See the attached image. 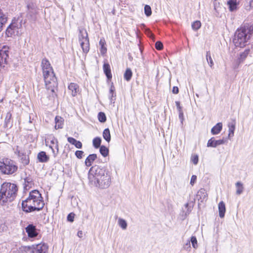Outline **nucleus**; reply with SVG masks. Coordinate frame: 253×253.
<instances>
[{
    "mask_svg": "<svg viewBox=\"0 0 253 253\" xmlns=\"http://www.w3.org/2000/svg\"><path fill=\"white\" fill-rule=\"evenodd\" d=\"M111 173L106 167L92 166L88 172L89 182L100 188H108L111 182Z\"/></svg>",
    "mask_w": 253,
    "mask_h": 253,
    "instance_id": "nucleus-1",
    "label": "nucleus"
},
{
    "mask_svg": "<svg viewBox=\"0 0 253 253\" xmlns=\"http://www.w3.org/2000/svg\"><path fill=\"white\" fill-rule=\"evenodd\" d=\"M44 202L42 194L38 190L30 192L29 196L22 201L21 209L25 213L39 211L42 210Z\"/></svg>",
    "mask_w": 253,
    "mask_h": 253,
    "instance_id": "nucleus-2",
    "label": "nucleus"
},
{
    "mask_svg": "<svg viewBox=\"0 0 253 253\" xmlns=\"http://www.w3.org/2000/svg\"><path fill=\"white\" fill-rule=\"evenodd\" d=\"M17 191L16 184L9 182L3 183L0 189V204L3 205L13 201L17 195Z\"/></svg>",
    "mask_w": 253,
    "mask_h": 253,
    "instance_id": "nucleus-3",
    "label": "nucleus"
},
{
    "mask_svg": "<svg viewBox=\"0 0 253 253\" xmlns=\"http://www.w3.org/2000/svg\"><path fill=\"white\" fill-rule=\"evenodd\" d=\"M253 33V27H242L236 31L233 40L235 46L242 48L246 46Z\"/></svg>",
    "mask_w": 253,
    "mask_h": 253,
    "instance_id": "nucleus-4",
    "label": "nucleus"
},
{
    "mask_svg": "<svg viewBox=\"0 0 253 253\" xmlns=\"http://www.w3.org/2000/svg\"><path fill=\"white\" fill-rule=\"evenodd\" d=\"M42 75L46 89L50 90L53 93L55 92L58 83L53 69L42 71Z\"/></svg>",
    "mask_w": 253,
    "mask_h": 253,
    "instance_id": "nucleus-5",
    "label": "nucleus"
},
{
    "mask_svg": "<svg viewBox=\"0 0 253 253\" xmlns=\"http://www.w3.org/2000/svg\"><path fill=\"white\" fill-rule=\"evenodd\" d=\"M18 169V166L13 160L3 158L0 161V171L3 174H12Z\"/></svg>",
    "mask_w": 253,
    "mask_h": 253,
    "instance_id": "nucleus-6",
    "label": "nucleus"
},
{
    "mask_svg": "<svg viewBox=\"0 0 253 253\" xmlns=\"http://www.w3.org/2000/svg\"><path fill=\"white\" fill-rule=\"evenodd\" d=\"M48 246L45 243L23 246L13 253H47Z\"/></svg>",
    "mask_w": 253,
    "mask_h": 253,
    "instance_id": "nucleus-7",
    "label": "nucleus"
},
{
    "mask_svg": "<svg viewBox=\"0 0 253 253\" xmlns=\"http://www.w3.org/2000/svg\"><path fill=\"white\" fill-rule=\"evenodd\" d=\"M79 40L83 51L85 53H88L89 50V38L87 33L85 29L79 30Z\"/></svg>",
    "mask_w": 253,
    "mask_h": 253,
    "instance_id": "nucleus-8",
    "label": "nucleus"
},
{
    "mask_svg": "<svg viewBox=\"0 0 253 253\" xmlns=\"http://www.w3.org/2000/svg\"><path fill=\"white\" fill-rule=\"evenodd\" d=\"M18 20L14 18L12 22L7 27L5 31V35L7 37H12L13 36L17 35L18 33V29L21 27L22 20L18 23Z\"/></svg>",
    "mask_w": 253,
    "mask_h": 253,
    "instance_id": "nucleus-9",
    "label": "nucleus"
},
{
    "mask_svg": "<svg viewBox=\"0 0 253 253\" xmlns=\"http://www.w3.org/2000/svg\"><path fill=\"white\" fill-rule=\"evenodd\" d=\"M9 47L6 45H3L0 49V66L4 67L5 64L8 63L9 58Z\"/></svg>",
    "mask_w": 253,
    "mask_h": 253,
    "instance_id": "nucleus-10",
    "label": "nucleus"
},
{
    "mask_svg": "<svg viewBox=\"0 0 253 253\" xmlns=\"http://www.w3.org/2000/svg\"><path fill=\"white\" fill-rule=\"evenodd\" d=\"M25 231L28 234V236L30 238H34L38 236L39 234V230L37 228L36 226L33 223L29 224L25 227Z\"/></svg>",
    "mask_w": 253,
    "mask_h": 253,
    "instance_id": "nucleus-11",
    "label": "nucleus"
},
{
    "mask_svg": "<svg viewBox=\"0 0 253 253\" xmlns=\"http://www.w3.org/2000/svg\"><path fill=\"white\" fill-rule=\"evenodd\" d=\"M227 141L228 138H227L223 137L222 139L215 140L214 137H212L208 140L207 147L215 148L217 146L225 144Z\"/></svg>",
    "mask_w": 253,
    "mask_h": 253,
    "instance_id": "nucleus-12",
    "label": "nucleus"
},
{
    "mask_svg": "<svg viewBox=\"0 0 253 253\" xmlns=\"http://www.w3.org/2000/svg\"><path fill=\"white\" fill-rule=\"evenodd\" d=\"M251 50L249 47L246 48L243 52L240 53L239 56L236 61V65L235 68L238 67V66L242 63L247 57L250 53Z\"/></svg>",
    "mask_w": 253,
    "mask_h": 253,
    "instance_id": "nucleus-13",
    "label": "nucleus"
},
{
    "mask_svg": "<svg viewBox=\"0 0 253 253\" xmlns=\"http://www.w3.org/2000/svg\"><path fill=\"white\" fill-rule=\"evenodd\" d=\"M208 194L204 188H201L197 192L196 198L199 201L202 203L207 200Z\"/></svg>",
    "mask_w": 253,
    "mask_h": 253,
    "instance_id": "nucleus-14",
    "label": "nucleus"
},
{
    "mask_svg": "<svg viewBox=\"0 0 253 253\" xmlns=\"http://www.w3.org/2000/svg\"><path fill=\"white\" fill-rule=\"evenodd\" d=\"M8 20L7 13H4L0 8V32L2 30Z\"/></svg>",
    "mask_w": 253,
    "mask_h": 253,
    "instance_id": "nucleus-15",
    "label": "nucleus"
},
{
    "mask_svg": "<svg viewBox=\"0 0 253 253\" xmlns=\"http://www.w3.org/2000/svg\"><path fill=\"white\" fill-rule=\"evenodd\" d=\"M37 159L40 163H45L48 162L49 156L45 151H41L37 155Z\"/></svg>",
    "mask_w": 253,
    "mask_h": 253,
    "instance_id": "nucleus-16",
    "label": "nucleus"
},
{
    "mask_svg": "<svg viewBox=\"0 0 253 253\" xmlns=\"http://www.w3.org/2000/svg\"><path fill=\"white\" fill-rule=\"evenodd\" d=\"M236 121L234 120H232L231 122H229L228 124V127L229 128V133L228 137H226L228 139H230L231 137L234 136V131L235 129Z\"/></svg>",
    "mask_w": 253,
    "mask_h": 253,
    "instance_id": "nucleus-17",
    "label": "nucleus"
},
{
    "mask_svg": "<svg viewBox=\"0 0 253 253\" xmlns=\"http://www.w3.org/2000/svg\"><path fill=\"white\" fill-rule=\"evenodd\" d=\"M230 11L233 12L238 9L239 2L237 0H228L227 3Z\"/></svg>",
    "mask_w": 253,
    "mask_h": 253,
    "instance_id": "nucleus-18",
    "label": "nucleus"
},
{
    "mask_svg": "<svg viewBox=\"0 0 253 253\" xmlns=\"http://www.w3.org/2000/svg\"><path fill=\"white\" fill-rule=\"evenodd\" d=\"M103 69L105 75H106L107 80H110L112 76L110 68V66L108 63H104L103 66Z\"/></svg>",
    "mask_w": 253,
    "mask_h": 253,
    "instance_id": "nucleus-19",
    "label": "nucleus"
},
{
    "mask_svg": "<svg viewBox=\"0 0 253 253\" xmlns=\"http://www.w3.org/2000/svg\"><path fill=\"white\" fill-rule=\"evenodd\" d=\"M41 67L42 69V72L46 70H52L53 69L49 61L46 58H43L42 60Z\"/></svg>",
    "mask_w": 253,
    "mask_h": 253,
    "instance_id": "nucleus-20",
    "label": "nucleus"
},
{
    "mask_svg": "<svg viewBox=\"0 0 253 253\" xmlns=\"http://www.w3.org/2000/svg\"><path fill=\"white\" fill-rule=\"evenodd\" d=\"M68 89L72 91L73 96H75L80 90L79 86L75 83H71L68 85Z\"/></svg>",
    "mask_w": 253,
    "mask_h": 253,
    "instance_id": "nucleus-21",
    "label": "nucleus"
},
{
    "mask_svg": "<svg viewBox=\"0 0 253 253\" xmlns=\"http://www.w3.org/2000/svg\"><path fill=\"white\" fill-rule=\"evenodd\" d=\"M96 154H89L85 160V165L87 167H90L92 165L93 162L97 159Z\"/></svg>",
    "mask_w": 253,
    "mask_h": 253,
    "instance_id": "nucleus-22",
    "label": "nucleus"
},
{
    "mask_svg": "<svg viewBox=\"0 0 253 253\" xmlns=\"http://www.w3.org/2000/svg\"><path fill=\"white\" fill-rule=\"evenodd\" d=\"M64 120L60 116H57L55 118V128L56 129L62 128L63 127Z\"/></svg>",
    "mask_w": 253,
    "mask_h": 253,
    "instance_id": "nucleus-23",
    "label": "nucleus"
},
{
    "mask_svg": "<svg viewBox=\"0 0 253 253\" xmlns=\"http://www.w3.org/2000/svg\"><path fill=\"white\" fill-rule=\"evenodd\" d=\"M109 98L110 100L111 103H114L115 100L116 99L115 88L113 85V83L111 84V86L110 87Z\"/></svg>",
    "mask_w": 253,
    "mask_h": 253,
    "instance_id": "nucleus-24",
    "label": "nucleus"
},
{
    "mask_svg": "<svg viewBox=\"0 0 253 253\" xmlns=\"http://www.w3.org/2000/svg\"><path fill=\"white\" fill-rule=\"evenodd\" d=\"M222 129V123H218L211 129V133L212 135L219 134Z\"/></svg>",
    "mask_w": 253,
    "mask_h": 253,
    "instance_id": "nucleus-25",
    "label": "nucleus"
},
{
    "mask_svg": "<svg viewBox=\"0 0 253 253\" xmlns=\"http://www.w3.org/2000/svg\"><path fill=\"white\" fill-rule=\"evenodd\" d=\"M219 216L220 218H223L225 216L226 208L224 203L221 201L218 204Z\"/></svg>",
    "mask_w": 253,
    "mask_h": 253,
    "instance_id": "nucleus-26",
    "label": "nucleus"
},
{
    "mask_svg": "<svg viewBox=\"0 0 253 253\" xmlns=\"http://www.w3.org/2000/svg\"><path fill=\"white\" fill-rule=\"evenodd\" d=\"M100 46V51L102 55H104L107 52V48L105 47L106 42L104 38L101 39L99 42Z\"/></svg>",
    "mask_w": 253,
    "mask_h": 253,
    "instance_id": "nucleus-27",
    "label": "nucleus"
},
{
    "mask_svg": "<svg viewBox=\"0 0 253 253\" xmlns=\"http://www.w3.org/2000/svg\"><path fill=\"white\" fill-rule=\"evenodd\" d=\"M19 157L20 158L21 162L24 166H27L29 164V157L28 155L26 154V153H21V155Z\"/></svg>",
    "mask_w": 253,
    "mask_h": 253,
    "instance_id": "nucleus-28",
    "label": "nucleus"
},
{
    "mask_svg": "<svg viewBox=\"0 0 253 253\" xmlns=\"http://www.w3.org/2000/svg\"><path fill=\"white\" fill-rule=\"evenodd\" d=\"M132 72L130 68H127L124 74V78L127 82H129L132 77Z\"/></svg>",
    "mask_w": 253,
    "mask_h": 253,
    "instance_id": "nucleus-29",
    "label": "nucleus"
},
{
    "mask_svg": "<svg viewBox=\"0 0 253 253\" xmlns=\"http://www.w3.org/2000/svg\"><path fill=\"white\" fill-rule=\"evenodd\" d=\"M103 137L107 142H110L111 141V134L110 129L108 128H105L103 132Z\"/></svg>",
    "mask_w": 253,
    "mask_h": 253,
    "instance_id": "nucleus-30",
    "label": "nucleus"
},
{
    "mask_svg": "<svg viewBox=\"0 0 253 253\" xmlns=\"http://www.w3.org/2000/svg\"><path fill=\"white\" fill-rule=\"evenodd\" d=\"M101 138L100 137H96L92 140V144L93 147L96 148H99L102 145H101Z\"/></svg>",
    "mask_w": 253,
    "mask_h": 253,
    "instance_id": "nucleus-31",
    "label": "nucleus"
},
{
    "mask_svg": "<svg viewBox=\"0 0 253 253\" xmlns=\"http://www.w3.org/2000/svg\"><path fill=\"white\" fill-rule=\"evenodd\" d=\"M99 152L104 157H107L109 155V149L104 145H102L99 148Z\"/></svg>",
    "mask_w": 253,
    "mask_h": 253,
    "instance_id": "nucleus-32",
    "label": "nucleus"
},
{
    "mask_svg": "<svg viewBox=\"0 0 253 253\" xmlns=\"http://www.w3.org/2000/svg\"><path fill=\"white\" fill-rule=\"evenodd\" d=\"M236 186L237 188L236 190V194L237 195L241 194L244 189L243 184L241 182L238 181L236 183Z\"/></svg>",
    "mask_w": 253,
    "mask_h": 253,
    "instance_id": "nucleus-33",
    "label": "nucleus"
},
{
    "mask_svg": "<svg viewBox=\"0 0 253 253\" xmlns=\"http://www.w3.org/2000/svg\"><path fill=\"white\" fill-rule=\"evenodd\" d=\"M98 121L102 123H104L106 121V116L105 114L103 112H100L97 115Z\"/></svg>",
    "mask_w": 253,
    "mask_h": 253,
    "instance_id": "nucleus-34",
    "label": "nucleus"
},
{
    "mask_svg": "<svg viewBox=\"0 0 253 253\" xmlns=\"http://www.w3.org/2000/svg\"><path fill=\"white\" fill-rule=\"evenodd\" d=\"M118 224L119 226L123 229L126 230L127 228V224L126 221L123 219L119 218L118 220Z\"/></svg>",
    "mask_w": 253,
    "mask_h": 253,
    "instance_id": "nucleus-35",
    "label": "nucleus"
},
{
    "mask_svg": "<svg viewBox=\"0 0 253 253\" xmlns=\"http://www.w3.org/2000/svg\"><path fill=\"white\" fill-rule=\"evenodd\" d=\"M206 59L207 62L211 67L213 66V62L211 57V54L210 51H207L206 53Z\"/></svg>",
    "mask_w": 253,
    "mask_h": 253,
    "instance_id": "nucleus-36",
    "label": "nucleus"
},
{
    "mask_svg": "<svg viewBox=\"0 0 253 253\" xmlns=\"http://www.w3.org/2000/svg\"><path fill=\"white\" fill-rule=\"evenodd\" d=\"M201 27V23L199 20H196L193 22L192 24V28L194 31H197Z\"/></svg>",
    "mask_w": 253,
    "mask_h": 253,
    "instance_id": "nucleus-37",
    "label": "nucleus"
},
{
    "mask_svg": "<svg viewBox=\"0 0 253 253\" xmlns=\"http://www.w3.org/2000/svg\"><path fill=\"white\" fill-rule=\"evenodd\" d=\"M140 27L142 29H145L146 30V32H147L148 36L152 39H154L155 35L152 33V32L148 28L146 27V25L144 24H141Z\"/></svg>",
    "mask_w": 253,
    "mask_h": 253,
    "instance_id": "nucleus-38",
    "label": "nucleus"
},
{
    "mask_svg": "<svg viewBox=\"0 0 253 253\" xmlns=\"http://www.w3.org/2000/svg\"><path fill=\"white\" fill-rule=\"evenodd\" d=\"M253 8V0L247 1L245 4V8L247 11H250Z\"/></svg>",
    "mask_w": 253,
    "mask_h": 253,
    "instance_id": "nucleus-39",
    "label": "nucleus"
},
{
    "mask_svg": "<svg viewBox=\"0 0 253 253\" xmlns=\"http://www.w3.org/2000/svg\"><path fill=\"white\" fill-rule=\"evenodd\" d=\"M144 10L146 16L149 17L152 14L151 8L149 5H145Z\"/></svg>",
    "mask_w": 253,
    "mask_h": 253,
    "instance_id": "nucleus-40",
    "label": "nucleus"
},
{
    "mask_svg": "<svg viewBox=\"0 0 253 253\" xmlns=\"http://www.w3.org/2000/svg\"><path fill=\"white\" fill-rule=\"evenodd\" d=\"M190 243L191 242V244L192 245V247L195 248V249H196L198 247V245H197V238L195 236H192L191 237V239H190Z\"/></svg>",
    "mask_w": 253,
    "mask_h": 253,
    "instance_id": "nucleus-41",
    "label": "nucleus"
},
{
    "mask_svg": "<svg viewBox=\"0 0 253 253\" xmlns=\"http://www.w3.org/2000/svg\"><path fill=\"white\" fill-rule=\"evenodd\" d=\"M24 189H26L27 186H29L30 184H31L33 182L32 179L29 177H26L24 178Z\"/></svg>",
    "mask_w": 253,
    "mask_h": 253,
    "instance_id": "nucleus-42",
    "label": "nucleus"
},
{
    "mask_svg": "<svg viewBox=\"0 0 253 253\" xmlns=\"http://www.w3.org/2000/svg\"><path fill=\"white\" fill-rule=\"evenodd\" d=\"M59 152V146L58 143H56L54 145V149H52V153L53 156L54 158H55Z\"/></svg>",
    "mask_w": 253,
    "mask_h": 253,
    "instance_id": "nucleus-43",
    "label": "nucleus"
},
{
    "mask_svg": "<svg viewBox=\"0 0 253 253\" xmlns=\"http://www.w3.org/2000/svg\"><path fill=\"white\" fill-rule=\"evenodd\" d=\"M191 161L195 165H197L199 162V156L197 155H192Z\"/></svg>",
    "mask_w": 253,
    "mask_h": 253,
    "instance_id": "nucleus-44",
    "label": "nucleus"
},
{
    "mask_svg": "<svg viewBox=\"0 0 253 253\" xmlns=\"http://www.w3.org/2000/svg\"><path fill=\"white\" fill-rule=\"evenodd\" d=\"M75 215V214L73 212H71L69 213L67 217V221L70 222H73L74 220Z\"/></svg>",
    "mask_w": 253,
    "mask_h": 253,
    "instance_id": "nucleus-45",
    "label": "nucleus"
},
{
    "mask_svg": "<svg viewBox=\"0 0 253 253\" xmlns=\"http://www.w3.org/2000/svg\"><path fill=\"white\" fill-rule=\"evenodd\" d=\"M84 153V152L83 151L77 150L75 152V154L77 158L81 159L83 157Z\"/></svg>",
    "mask_w": 253,
    "mask_h": 253,
    "instance_id": "nucleus-46",
    "label": "nucleus"
},
{
    "mask_svg": "<svg viewBox=\"0 0 253 253\" xmlns=\"http://www.w3.org/2000/svg\"><path fill=\"white\" fill-rule=\"evenodd\" d=\"M155 48L157 50H162L163 48V44L160 41H157L155 43Z\"/></svg>",
    "mask_w": 253,
    "mask_h": 253,
    "instance_id": "nucleus-47",
    "label": "nucleus"
},
{
    "mask_svg": "<svg viewBox=\"0 0 253 253\" xmlns=\"http://www.w3.org/2000/svg\"><path fill=\"white\" fill-rule=\"evenodd\" d=\"M11 117V114L9 113H7L5 119V125L6 127L8 126V123L10 122Z\"/></svg>",
    "mask_w": 253,
    "mask_h": 253,
    "instance_id": "nucleus-48",
    "label": "nucleus"
},
{
    "mask_svg": "<svg viewBox=\"0 0 253 253\" xmlns=\"http://www.w3.org/2000/svg\"><path fill=\"white\" fill-rule=\"evenodd\" d=\"M30 16L31 17V20L33 21H35L36 19V16L35 13L33 11H30L28 14V16Z\"/></svg>",
    "mask_w": 253,
    "mask_h": 253,
    "instance_id": "nucleus-49",
    "label": "nucleus"
},
{
    "mask_svg": "<svg viewBox=\"0 0 253 253\" xmlns=\"http://www.w3.org/2000/svg\"><path fill=\"white\" fill-rule=\"evenodd\" d=\"M68 141L72 145H74L77 140L72 137H68L67 138Z\"/></svg>",
    "mask_w": 253,
    "mask_h": 253,
    "instance_id": "nucleus-50",
    "label": "nucleus"
},
{
    "mask_svg": "<svg viewBox=\"0 0 253 253\" xmlns=\"http://www.w3.org/2000/svg\"><path fill=\"white\" fill-rule=\"evenodd\" d=\"M77 148L81 149L82 148L83 145L82 142L80 141L77 140L76 143L74 145Z\"/></svg>",
    "mask_w": 253,
    "mask_h": 253,
    "instance_id": "nucleus-51",
    "label": "nucleus"
},
{
    "mask_svg": "<svg viewBox=\"0 0 253 253\" xmlns=\"http://www.w3.org/2000/svg\"><path fill=\"white\" fill-rule=\"evenodd\" d=\"M175 105L176 106L178 112L183 111L182 107L180 106V102L179 101H175Z\"/></svg>",
    "mask_w": 253,
    "mask_h": 253,
    "instance_id": "nucleus-52",
    "label": "nucleus"
},
{
    "mask_svg": "<svg viewBox=\"0 0 253 253\" xmlns=\"http://www.w3.org/2000/svg\"><path fill=\"white\" fill-rule=\"evenodd\" d=\"M197 180V176L195 175H193L191 176V180H190V184L192 185H193L196 182Z\"/></svg>",
    "mask_w": 253,
    "mask_h": 253,
    "instance_id": "nucleus-53",
    "label": "nucleus"
},
{
    "mask_svg": "<svg viewBox=\"0 0 253 253\" xmlns=\"http://www.w3.org/2000/svg\"><path fill=\"white\" fill-rule=\"evenodd\" d=\"M184 248L185 250L187 251L189 250L191 248L190 243L189 240H188L186 243H185L184 245Z\"/></svg>",
    "mask_w": 253,
    "mask_h": 253,
    "instance_id": "nucleus-54",
    "label": "nucleus"
},
{
    "mask_svg": "<svg viewBox=\"0 0 253 253\" xmlns=\"http://www.w3.org/2000/svg\"><path fill=\"white\" fill-rule=\"evenodd\" d=\"M185 207L187 209V211L185 213V215H188V214H189L190 213V212L191 211L192 208H191V207L189 206V204L188 203H186L185 205Z\"/></svg>",
    "mask_w": 253,
    "mask_h": 253,
    "instance_id": "nucleus-55",
    "label": "nucleus"
},
{
    "mask_svg": "<svg viewBox=\"0 0 253 253\" xmlns=\"http://www.w3.org/2000/svg\"><path fill=\"white\" fill-rule=\"evenodd\" d=\"M50 143L52 145H54L56 143H58V141L57 138L54 136L52 137V139L50 140Z\"/></svg>",
    "mask_w": 253,
    "mask_h": 253,
    "instance_id": "nucleus-56",
    "label": "nucleus"
},
{
    "mask_svg": "<svg viewBox=\"0 0 253 253\" xmlns=\"http://www.w3.org/2000/svg\"><path fill=\"white\" fill-rule=\"evenodd\" d=\"M178 113H179V116H178L179 119L180 120L181 123L182 124H183V120H184L183 112L182 111V112H178Z\"/></svg>",
    "mask_w": 253,
    "mask_h": 253,
    "instance_id": "nucleus-57",
    "label": "nucleus"
},
{
    "mask_svg": "<svg viewBox=\"0 0 253 253\" xmlns=\"http://www.w3.org/2000/svg\"><path fill=\"white\" fill-rule=\"evenodd\" d=\"M172 93H173L174 94H178V92H179V88H178V87L177 86H174L172 87Z\"/></svg>",
    "mask_w": 253,
    "mask_h": 253,
    "instance_id": "nucleus-58",
    "label": "nucleus"
},
{
    "mask_svg": "<svg viewBox=\"0 0 253 253\" xmlns=\"http://www.w3.org/2000/svg\"><path fill=\"white\" fill-rule=\"evenodd\" d=\"M15 153H17L18 157L21 155V153H23L24 152H21L20 150L18 149V146H17V148L16 149V151L15 152Z\"/></svg>",
    "mask_w": 253,
    "mask_h": 253,
    "instance_id": "nucleus-59",
    "label": "nucleus"
},
{
    "mask_svg": "<svg viewBox=\"0 0 253 253\" xmlns=\"http://www.w3.org/2000/svg\"><path fill=\"white\" fill-rule=\"evenodd\" d=\"M5 229V226L4 224L0 223V232L4 231Z\"/></svg>",
    "mask_w": 253,
    "mask_h": 253,
    "instance_id": "nucleus-60",
    "label": "nucleus"
},
{
    "mask_svg": "<svg viewBox=\"0 0 253 253\" xmlns=\"http://www.w3.org/2000/svg\"><path fill=\"white\" fill-rule=\"evenodd\" d=\"M83 232L82 231H79L77 233V235L79 238H82L83 237Z\"/></svg>",
    "mask_w": 253,
    "mask_h": 253,
    "instance_id": "nucleus-61",
    "label": "nucleus"
},
{
    "mask_svg": "<svg viewBox=\"0 0 253 253\" xmlns=\"http://www.w3.org/2000/svg\"><path fill=\"white\" fill-rule=\"evenodd\" d=\"M49 147L51 149L52 151V149H54V145H50L49 146Z\"/></svg>",
    "mask_w": 253,
    "mask_h": 253,
    "instance_id": "nucleus-62",
    "label": "nucleus"
},
{
    "mask_svg": "<svg viewBox=\"0 0 253 253\" xmlns=\"http://www.w3.org/2000/svg\"><path fill=\"white\" fill-rule=\"evenodd\" d=\"M214 9L217 11L216 7L217 5H216V3H214Z\"/></svg>",
    "mask_w": 253,
    "mask_h": 253,
    "instance_id": "nucleus-63",
    "label": "nucleus"
},
{
    "mask_svg": "<svg viewBox=\"0 0 253 253\" xmlns=\"http://www.w3.org/2000/svg\"><path fill=\"white\" fill-rule=\"evenodd\" d=\"M27 7H28V9H29L30 8V5H27Z\"/></svg>",
    "mask_w": 253,
    "mask_h": 253,
    "instance_id": "nucleus-64",
    "label": "nucleus"
}]
</instances>
